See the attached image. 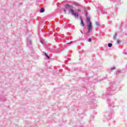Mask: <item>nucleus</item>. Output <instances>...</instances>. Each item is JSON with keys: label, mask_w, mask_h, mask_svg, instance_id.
<instances>
[{"label": "nucleus", "mask_w": 127, "mask_h": 127, "mask_svg": "<svg viewBox=\"0 0 127 127\" xmlns=\"http://www.w3.org/2000/svg\"><path fill=\"white\" fill-rule=\"evenodd\" d=\"M65 7L66 9H69V13H71L72 15L74 16L75 18H79V13L78 12H75L74 10V7L69 4H66L65 5Z\"/></svg>", "instance_id": "f257e3e1"}, {"label": "nucleus", "mask_w": 127, "mask_h": 127, "mask_svg": "<svg viewBox=\"0 0 127 127\" xmlns=\"http://www.w3.org/2000/svg\"><path fill=\"white\" fill-rule=\"evenodd\" d=\"M91 19V18L89 17H86V23L87 24V29L88 31L87 32V34H89L90 33L91 30H92V22H91V21L90 20Z\"/></svg>", "instance_id": "f03ea898"}, {"label": "nucleus", "mask_w": 127, "mask_h": 127, "mask_svg": "<svg viewBox=\"0 0 127 127\" xmlns=\"http://www.w3.org/2000/svg\"><path fill=\"white\" fill-rule=\"evenodd\" d=\"M81 26H85V24L84 23V21H83L82 19H81Z\"/></svg>", "instance_id": "7ed1b4c3"}, {"label": "nucleus", "mask_w": 127, "mask_h": 127, "mask_svg": "<svg viewBox=\"0 0 127 127\" xmlns=\"http://www.w3.org/2000/svg\"><path fill=\"white\" fill-rule=\"evenodd\" d=\"M45 10H44V8L42 7L40 9V12L42 13V12H44Z\"/></svg>", "instance_id": "20e7f679"}, {"label": "nucleus", "mask_w": 127, "mask_h": 127, "mask_svg": "<svg viewBox=\"0 0 127 127\" xmlns=\"http://www.w3.org/2000/svg\"><path fill=\"white\" fill-rule=\"evenodd\" d=\"M28 43H29V44L30 45H31V44H32V42H31V40L30 39H28Z\"/></svg>", "instance_id": "39448f33"}, {"label": "nucleus", "mask_w": 127, "mask_h": 127, "mask_svg": "<svg viewBox=\"0 0 127 127\" xmlns=\"http://www.w3.org/2000/svg\"><path fill=\"white\" fill-rule=\"evenodd\" d=\"M117 35H118V34L116 33L113 37V39H114V40L116 39Z\"/></svg>", "instance_id": "423d86ee"}, {"label": "nucleus", "mask_w": 127, "mask_h": 127, "mask_svg": "<svg viewBox=\"0 0 127 127\" xmlns=\"http://www.w3.org/2000/svg\"><path fill=\"white\" fill-rule=\"evenodd\" d=\"M112 46H113V44L108 43V47H112Z\"/></svg>", "instance_id": "0eeeda50"}, {"label": "nucleus", "mask_w": 127, "mask_h": 127, "mask_svg": "<svg viewBox=\"0 0 127 127\" xmlns=\"http://www.w3.org/2000/svg\"><path fill=\"white\" fill-rule=\"evenodd\" d=\"M73 4H74V5H76V6L80 5V4H79L77 2H74Z\"/></svg>", "instance_id": "6e6552de"}, {"label": "nucleus", "mask_w": 127, "mask_h": 127, "mask_svg": "<svg viewBox=\"0 0 127 127\" xmlns=\"http://www.w3.org/2000/svg\"><path fill=\"white\" fill-rule=\"evenodd\" d=\"M46 57H47L48 58V59H50V57H49V56H48V55L46 54Z\"/></svg>", "instance_id": "1a4fd4ad"}, {"label": "nucleus", "mask_w": 127, "mask_h": 127, "mask_svg": "<svg viewBox=\"0 0 127 127\" xmlns=\"http://www.w3.org/2000/svg\"><path fill=\"white\" fill-rule=\"evenodd\" d=\"M85 16H88V12H87V10H85Z\"/></svg>", "instance_id": "9d476101"}, {"label": "nucleus", "mask_w": 127, "mask_h": 127, "mask_svg": "<svg viewBox=\"0 0 127 127\" xmlns=\"http://www.w3.org/2000/svg\"><path fill=\"white\" fill-rule=\"evenodd\" d=\"M96 24L97 26H100V24H99V22H96Z\"/></svg>", "instance_id": "9b49d317"}, {"label": "nucleus", "mask_w": 127, "mask_h": 127, "mask_svg": "<svg viewBox=\"0 0 127 127\" xmlns=\"http://www.w3.org/2000/svg\"><path fill=\"white\" fill-rule=\"evenodd\" d=\"M117 43H118V44H120V43H121V40H117Z\"/></svg>", "instance_id": "f8f14e48"}, {"label": "nucleus", "mask_w": 127, "mask_h": 127, "mask_svg": "<svg viewBox=\"0 0 127 127\" xmlns=\"http://www.w3.org/2000/svg\"><path fill=\"white\" fill-rule=\"evenodd\" d=\"M115 69H116V67H115V66L111 68V70H115Z\"/></svg>", "instance_id": "ddd939ff"}, {"label": "nucleus", "mask_w": 127, "mask_h": 127, "mask_svg": "<svg viewBox=\"0 0 127 127\" xmlns=\"http://www.w3.org/2000/svg\"><path fill=\"white\" fill-rule=\"evenodd\" d=\"M88 41H89V42H91V41H92V39L89 38L88 39Z\"/></svg>", "instance_id": "4468645a"}, {"label": "nucleus", "mask_w": 127, "mask_h": 127, "mask_svg": "<svg viewBox=\"0 0 127 127\" xmlns=\"http://www.w3.org/2000/svg\"><path fill=\"white\" fill-rule=\"evenodd\" d=\"M66 11H67V10H66V9H64V13H66Z\"/></svg>", "instance_id": "2eb2a0df"}, {"label": "nucleus", "mask_w": 127, "mask_h": 127, "mask_svg": "<svg viewBox=\"0 0 127 127\" xmlns=\"http://www.w3.org/2000/svg\"><path fill=\"white\" fill-rule=\"evenodd\" d=\"M77 11H78V12H81V10H80V9H78L77 10Z\"/></svg>", "instance_id": "dca6fc26"}, {"label": "nucleus", "mask_w": 127, "mask_h": 127, "mask_svg": "<svg viewBox=\"0 0 127 127\" xmlns=\"http://www.w3.org/2000/svg\"><path fill=\"white\" fill-rule=\"evenodd\" d=\"M44 55H45V56H46V54H46V53L45 52V53H44Z\"/></svg>", "instance_id": "f3484780"}, {"label": "nucleus", "mask_w": 127, "mask_h": 127, "mask_svg": "<svg viewBox=\"0 0 127 127\" xmlns=\"http://www.w3.org/2000/svg\"><path fill=\"white\" fill-rule=\"evenodd\" d=\"M80 32L82 33V34H83V31H80Z\"/></svg>", "instance_id": "a211bd4d"}, {"label": "nucleus", "mask_w": 127, "mask_h": 127, "mask_svg": "<svg viewBox=\"0 0 127 127\" xmlns=\"http://www.w3.org/2000/svg\"><path fill=\"white\" fill-rule=\"evenodd\" d=\"M118 73H121V71L119 70Z\"/></svg>", "instance_id": "6ab92c4d"}, {"label": "nucleus", "mask_w": 127, "mask_h": 127, "mask_svg": "<svg viewBox=\"0 0 127 127\" xmlns=\"http://www.w3.org/2000/svg\"><path fill=\"white\" fill-rule=\"evenodd\" d=\"M72 42H73L72 41L70 42V43H72Z\"/></svg>", "instance_id": "aec40b11"}]
</instances>
